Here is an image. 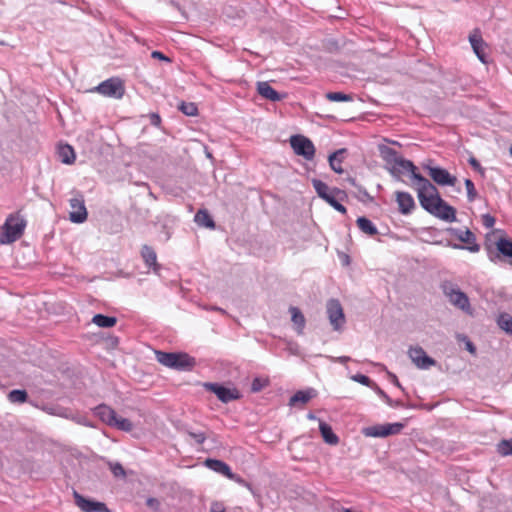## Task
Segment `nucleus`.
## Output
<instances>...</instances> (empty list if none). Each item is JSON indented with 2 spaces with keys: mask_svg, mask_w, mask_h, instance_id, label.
<instances>
[{
  "mask_svg": "<svg viewBox=\"0 0 512 512\" xmlns=\"http://www.w3.org/2000/svg\"><path fill=\"white\" fill-rule=\"evenodd\" d=\"M291 314V320L293 323V326L298 334H302L303 330L305 328V317L302 314V312L297 307H291L289 309Z\"/></svg>",
  "mask_w": 512,
  "mask_h": 512,
  "instance_id": "obj_25",
  "label": "nucleus"
},
{
  "mask_svg": "<svg viewBox=\"0 0 512 512\" xmlns=\"http://www.w3.org/2000/svg\"><path fill=\"white\" fill-rule=\"evenodd\" d=\"M469 163L470 165L475 169V170H478V171H482V168L479 164V162L475 159V158H471L469 160Z\"/></svg>",
  "mask_w": 512,
  "mask_h": 512,
  "instance_id": "obj_50",
  "label": "nucleus"
},
{
  "mask_svg": "<svg viewBox=\"0 0 512 512\" xmlns=\"http://www.w3.org/2000/svg\"><path fill=\"white\" fill-rule=\"evenodd\" d=\"M257 92L264 99L277 102L286 97V94L278 93L268 82L261 81L257 83Z\"/></svg>",
  "mask_w": 512,
  "mask_h": 512,
  "instance_id": "obj_18",
  "label": "nucleus"
},
{
  "mask_svg": "<svg viewBox=\"0 0 512 512\" xmlns=\"http://www.w3.org/2000/svg\"><path fill=\"white\" fill-rule=\"evenodd\" d=\"M348 198L347 193L339 188H333L331 194L324 199L329 205H331L335 210L342 214H346V208L341 204V202L346 201Z\"/></svg>",
  "mask_w": 512,
  "mask_h": 512,
  "instance_id": "obj_16",
  "label": "nucleus"
},
{
  "mask_svg": "<svg viewBox=\"0 0 512 512\" xmlns=\"http://www.w3.org/2000/svg\"><path fill=\"white\" fill-rule=\"evenodd\" d=\"M497 250L504 256L512 259V241L505 237H500L496 242Z\"/></svg>",
  "mask_w": 512,
  "mask_h": 512,
  "instance_id": "obj_30",
  "label": "nucleus"
},
{
  "mask_svg": "<svg viewBox=\"0 0 512 512\" xmlns=\"http://www.w3.org/2000/svg\"><path fill=\"white\" fill-rule=\"evenodd\" d=\"M429 213L447 222H453L456 220L455 209L448 205L442 198L439 204H436L431 210H429Z\"/></svg>",
  "mask_w": 512,
  "mask_h": 512,
  "instance_id": "obj_15",
  "label": "nucleus"
},
{
  "mask_svg": "<svg viewBox=\"0 0 512 512\" xmlns=\"http://www.w3.org/2000/svg\"><path fill=\"white\" fill-rule=\"evenodd\" d=\"M326 98L332 102H348L353 100L352 95L342 92H329L326 94Z\"/></svg>",
  "mask_w": 512,
  "mask_h": 512,
  "instance_id": "obj_36",
  "label": "nucleus"
},
{
  "mask_svg": "<svg viewBox=\"0 0 512 512\" xmlns=\"http://www.w3.org/2000/svg\"><path fill=\"white\" fill-rule=\"evenodd\" d=\"M74 499L76 505L84 512H109L104 503L85 498L77 492H74Z\"/></svg>",
  "mask_w": 512,
  "mask_h": 512,
  "instance_id": "obj_13",
  "label": "nucleus"
},
{
  "mask_svg": "<svg viewBox=\"0 0 512 512\" xmlns=\"http://www.w3.org/2000/svg\"><path fill=\"white\" fill-rule=\"evenodd\" d=\"M509 263H510V265H512V259L510 260V262H509Z\"/></svg>",
  "mask_w": 512,
  "mask_h": 512,
  "instance_id": "obj_57",
  "label": "nucleus"
},
{
  "mask_svg": "<svg viewBox=\"0 0 512 512\" xmlns=\"http://www.w3.org/2000/svg\"><path fill=\"white\" fill-rule=\"evenodd\" d=\"M467 348H468V350H469L470 352H473V351H474V348H473V346H472V344H471V343H468V344H467Z\"/></svg>",
  "mask_w": 512,
  "mask_h": 512,
  "instance_id": "obj_55",
  "label": "nucleus"
},
{
  "mask_svg": "<svg viewBox=\"0 0 512 512\" xmlns=\"http://www.w3.org/2000/svg\"><path fill=\"white\" fill-rule=\"evenodd\" d=\"M497 451L503 456L512 455V438L499 442L497 445Z\"/></svg>",
  "mask_w": 512,
  "mask_h": 512,
  "instance_id": "obj_37",
  "label": "nucleus"
},
{
  "mask_svg": "<svg viewBox=\"0 0 512 512\" xmlns=\"http://www.w3.org/2000/svg\"><path fill=\"white\" fill-rule=\"evenodd\" d=\"M443 293L449 303L468 315L473 314L468 296L460 288L452 283H445L442 286Z\"/></svg>",
  "mask_w": 512,
  "mask_h": 512,
  "instance_id": "obj_3",
  "label": "nucleus"
},
{
  "mask_svg": "<svg viewBox=\"0 0 512 512\" xmlns=\"http://www.w3.org/2000/svg\"><path fill=\"white\" fill-rule=\"evenodd\" d=\"M179 108L187 116H195L198 112L194 103H182Z\"/></svg>",
  "mask_w": 512,
  "mask_h": 512,
  "instance_id": "obj_39",
  "label": "nucleus"
},
{
  "mask_svg": "<svg viewBox=\"0 0 512 512\" xmlns=\"http://www.w3.org/2000/svg\"><path fill=\"white\" fill-rule=\"evenodd\" d=\"M111 427H115V428H117L119 430H122V431H125V432H129V431H131L133 429V424L131 423L130 420H128L126 418H123L121 416H118L116 414Z\"/></svg>",
  "mask_w": 512,
  "mask_h": 512,
  "instance_id": "obj_33",
  "label": "nucleus"
},
{
  "mask_svg": "<svg viewBox=\"0 0 512 512\" xmlns=\"http://www.w3.org/2000/svg\"><path fill=\"white\" fill-rule=\"evenodd\" d=\"M25 227L26 222L21 216L18 214L10 215L1 227L0 243L10 244L15 242L21 237Z\"/></svg>",
  "mask_w": 512,
  "mask_h": 512,
  "instance_id": "obj_2",
  "label": "nucleus"
},
{
  "mask_svg": "<svg viewBox=\"0 0 512 512\" xmlns=\"http://www.w3.org/2000/svg\"><path fill=\"white\" fill-rule=\"evenodd\" d=\"M110 469L116 477L125 475L124 469L119 463L110 464Z\"/></svg>",
  "mask_w": 512,
  "mask_h": 512,
  "instance_id": "obj_43",
  "label": "nucleus"
},
{
  "mask_svg": "<svg viewBox=\"0 0 512 512\" xmlns=\"http://www.w3.org/2000/svg\"><path fill=\"white\" fill-rule=\"evenodd\" d=\"M141 255L145 261V263L148 265V266H155L156 267V253L155 251L149 247V246H144L142 248V251H141Z\"/></svg>",
  "mask_w": 512,
  "mask_h": 512,
  "instance_id": "obj_34",
  "label": "nucleus"
},
{
  "mask_svg": "<svg viewBox=\"0 0 512 512\" xmlns=\"http://www.w3.org/2000/svg\"><path fill=\"white\" fill-rule=\"evenodd\" d=\"M92 322L99 327L110 328L116 324L117 320L115 317L97 314L93 317Z\"/></svg>",
  "mask_w": 512,
  "mask_h": 512,
  "instance_id": "obj_32",
  "label": "nucleus"
},
{
  "mask_svg": "<svg viewBox=\"0 0 512 512\" xmlns=\"http://www.w3.org/2000/svg\"><path fill=\"white\" fill-rule=\"evenodd\" d=\"M157 360L162 365L176 370H190L195 365V360L186 353L157 352Z\"/></svg>",
  "mask_w": 512,
  "mask_h": 512,
  "instance_id": "obj_4",
  "label": "nucleus"
},
{
  "mask_svg": "<svg viewBox=\"0 0 512 512\" xmlns=\"http://www.w3.org/2000/svg\"><path fill=\"white\" fill-rule=\"evenodd\" d=\"M312 184L317 195L323 200L327 198V196L331 194L333 191V188H330L326 183H324L321 180L313 179Z\"/></svg>",
  "mask_w": 512,
  "mask_h": 512,
  "instance_id": "obj_31",
  "label": "nucleus"
},
{
  "mask_svg": "<svg viewBox=\"0 0 512 512\" xmlns=\"http://www.w3.org/2000/svg\"><path fill=\"white\" fill-rule=\"evenodd\" d=\"M211 512H225V507L220 502H213L210 508Z\"/></svg>",
  "mask_w": 512,
  "mask_h": 512,
  "instance_id": "obj_47",
  "label": "nucleus"
},
{
  "mask_svg": "<svg viewBox=\"0 0 512 512\" xmlns=\"http://www.w3.org/2000/svg\"><path fill=\"white\" fill-rule=\"evenodd\" d=\"M232 476L233 477H228V479L233 480V481L237 482L238 484L243 485V486H245L247 488H250V484L247 483L242 477L236 475L233 472H232Z\"/></svg>",
  "mask_w": 512,
  "mask_h": 512,
  "instance_id": "obj_45",
  "label": "nucleus"
},
{
  "mask_svg": "<svg viewBox=\"0 0 512 512\" xmlns=\"http://www.w3.org/2000/svg\"><path fill=\"white\" fill-rule=\"evenodd\" d=\"M467 249L470 251V252H478L479 251V245L477 244H472L470 246L467 247Z\"/></svg>",
  "mask_w": 512,
  "mask_h": 512,
  "instance_id": "obj_52",
  "label": "nucleus"
},
{
  "mask_svg": "<svg viewBox=\"0 0 512 512\" xmlns=\"http://www.w3.org/2000/svg\"><path fill=\"white\" fill-rule=\"evenodd\" d=\"M328 359L330 361L339 362V363H346V362L350 361V357H348V356H340V357L328 356Z\"/></svg>",
  "mask_w": 512,
  "mask_h": 512,
  "instance_id": "obj_49",
  "label": "nucleus"
},
{
  "mask_svg": "<svg viewBox=\"0 0 512 512\" xmlns=\"http://www.w3.org/2000/svg\"><path fill=\"white\" fill-rule=\"evenodd\" d=\"M329 322L335 331H341L346 323L343 308L336 299H330L326 304Z\"/></svg>",
  "mask_w": 512,
  "mask_h": 512,
  "instance_id": "obj_7",
  "label": "nucleus"
},
{
  "mask_svg": "<svg viewBox=\"0 0 512 512\" xmlns=\"http://www.w3.org/2000/svg\"><path fill=\"white\" fill-rule=\"evenodd\" d=\"M461 241L471 244L474 240V235L470 231H466L462 236H460Z\"/></svg>",
  "mask_w": 512,
  "mask_h": 512,
  "instance_id": "obj_46",
  "label": "nucleus"
},
{
  "mask_svg": "<svg viewBox=\"0 0 512 512\" xmlns=\"http://www.w3.org/2000/svg\"><path fill=\"white\" fill-rule=\"evenodd\" d=\"M315 396L316 391L314 389L298 391L291 397L290 405H296L297 403L305 404Z\"/></svg>",
  "mask_w": 512,
  "mask_h": 512,
  "instance_id": "obj_27",
  "label": "nucleus"
},
{
  "mask_svg": "<svg viewBox=\"0 0 512 512\" xmlns=\"http://www.w3.org/2000/svg\"><path fill=\"white\" fill-rule=\"evenodd\" d=\"M482 222L485 227L491 228L495 224V219L489 214H485L482 216Z\"/></svg>",
  "mask_w": 512,
  "mask_h": 512,
  "instance_id": "obj_44",
  "label": "nucleus"
},
{
  "mask_svg": "<svg viewBox=\"0 0 512 512\" xmlns=\"http://www.w3.org/2000/svg\"><path fill=\"white\" fill-rule=\"evenodd\" d=\"M205 387L224 403L236 400L240 397V393L236 388H228L215 383L205 384Z\"/></svg>",
  "mask_w": 512,
  "mask_h": 512,
  "instance_id": "obj_11",
  "label": "nucleus"
},
{
  "mask_svg": "<svg viewBox=\"0 0 512 512\" xmlns=\"http://www.w3.org/2000/svg\"><path fill=\"white\" fill-rule=\"evenodd\" d=\"M266 385H267V381L266 380H262L260 378H256L252 382V390L254 392L260 391Z\"/></svg>",
  "mask_w": 512,
  "mask_h": 512,
  "instance_id": "obj_42",
  "label": "nucleus"
},
{
  "mask_svg": "<svg viewBox=\"0 0 512 512\" xmlns=\"http://www.w3.org/2000/svg\"><path fill=\"white\" fill-rule=\"evenodd\" d=\"M357 226L363 233L367 235L373 236L378 233L376 226L365 217H359L357 219Z\"/></svg>",
  "mask_w": 512,
  "mask_h": 512,
  "instance_id": "obj_29",
  "label": "nucleus"
},
{
  "mask_svg": "<svg viewBox=\"0 0 512 512\" xmlns=\"http://www.w3.org/2000/svg\"><path fill=\"white\" fill-rule=\"evenodd\" d=\"M390 172L395 176H401L405 174H411V178L414 181V174L416 173V167L415 165L409 161L404 159L402 156L401 158L390 168Z\"/></svg>",
  "mask_w": 512,
  "mask_h": 512,
  "instance_id": "obj_17",
  "label": "nucleus"
},
{
  "mask_svg": "<svg viewBox=\"0 0 512 512\" xmlns=\"http://www.w3.org/2000/svg\"><path fill=\"white\" fill-rule=\"evenodd\" d=\"M408 356L419 369H429L436 365V361L419 346L410 347Z\"/></svg>",
  "mask_w": 512,
  "mask_h": 512,
  "instance_id": "obj_10",
  "label": "nucleus"
},
{
  "mask_svg": "<svg viewBox=\"0 0 512 512\" xmlns=\"http://www.w3.org/2000/svg\"><path fill=\"white\" fill-rule=\"evenodd\" d=\"M396 202L399 207V211L402 214H410L415 208V201L412 195L408 192L397 191L395 193Z\"/></svg>",
  "mask_w": 512,
  "mask_h": 512,
  "instance_id": "obj_19",
  "label": "nucleus"
},
{
  "mask_svg": "<svg viewBox=\"0 0 512 512\" xmlns=\"http://www.w3.org/2000/svg\"><path fill=\"white\" fill-rule=\"evenodd\" d=\"M57 153L62 163L67 165H71L74 163L76 155L72 146L68 144L59 145Z\"/></svg>",
  "mask_w": 512,
  "mask_h": 512,
  "instance_id": "obj_23",
  "label": "nucleus"
},
{
  "mask_svg": "<svg viewBox=\"0 0 512 512\" xmlns=\"http://www.w3.org/2000/svg\"><path fill=\"white\" fill-rule=\"evenodd\" d=\"M510 151H511V154H512V147H511V150H510Z\"/></svg>",
  "mask_w": 512,
  "mask_h": 512,
  "instance_id": "obj_58",
  "label": "nucleus"
},
{
  "mask_svg": "<svg viewBox=\"0 0 512 512\" xmlns=\"http://www.w3.org/2000/svg\"><path fill=\"white\" fill-rule=\"evenodd\" d=\"M345 153V149H339L329 156L330 167L333 171H335L338 174H342L344 172L342 168V162L344 160Z\"/></svg>",
  "mask_w": 512,
  "mask_h": 512,
  "instance_id": "obj_24",
  "label": "nucleus"
},
{
  "mask_svg": "<svg viewBox=\"0 0 512 512\" xmlns=\"http://www.w3.org/2000/svg\"><path fill=\"white\" fill-rule=\"evenodd\" d=\"M94 91L105 97L121 99L125 93V85L120 78L112 77L101 82Z\"/></svg>",
  "mask_w": 512,
  "mask_h": 512,
  "instance_id": "obj_5",
  "label": "nucleus"
},
{
  "mask_svg": "<svg viewBox=\"0 0 512 512\" xmlns=\"http://www.w3.org/2000/svg\"><path fill=\"white\" fill-rule=\"evenodd\" d=\"M465 186L467 190V197L470 202H473L477 198V191L474 183L470 179L465 180Z\"/></svg>",
  "mask_w": 512,
  "mask_h": 512,
  "instance_id": "obj_40",
  "label": "nucleus"
},
{
  "mask_svg": "<svg viewBox=\"0 0 512 512\" xmlns=\"http://www.w3.org/2000/svg\"><path fill=\"white\" fill-rule=\"evenodd\" d=\"M469 42L478 59L486 64L488 62V44L483 40L479 30H474L469 35Z\"/></svg>",
  "mask_w": 512,
  "mask_h": 512,
  "instance_id": "obj_9",
  "label": "nucleus"
},
{
  "mask_svg": "<svg viewBox=\"0 0 512 512\" xmlns=\"http://www.w3.org/2000/svg\"><path fill=\"white\" fill-rule=\"evenodd\" d=\"M8 398L12 403H23L26 401L27 393L23 390H12Z\"/></svg>",
  "mask_w": 512,
  "mask_h": 512,
  "instance_id": "obj_38",
  "label": "nucleus"
},
{
  "mask_svg": "<svg viewBox=\"0 0 512 512\" xmlns=\"http://www.w3.org/2000/svg\"><path fill=\"white\" fill-rule=\"evenodd\" d=\"M152 57H153V58H158V59H166V58L164 57V55H163L161 52H158V51H154V52L152 53Z\"/></svg>",
  "mask_w": 512,
  "mask_h": 512,
  "instance_id": "obj_53",
  "label": "nucleus"
},
{
  "mask_svg": "<svg viewBox=\"0 0 512 512\" xmlns=\"http://www.w3.org/2000/svg\"><path fill=\"white\" fill-rule=\"evenodd\" d=\"M94 414L101 419L102 422L111 426L114 418L116 416V412L107 405H99L95 408Z\"/></svg>",
  "mask_w": 512,
  "mask_h": 512,
  "instance_id": "obj_22",
  "label": "nucleus"
},
{
  "mask_svg": "<svg viewBox=\"0 0 512 512\" xmlns=\"http://www.w3.org/2000/svg\"><path fill=\"white\" fill-rule=\"evenodd\" d=\"M194 221L199 225L206 228L213 229L215 227V223L210 217L209 213L206 210H199L195 217Z\"/></svg>",
  "mask_w": 512,
  "mask_h": 512,
  "instance_id": "obj_28",
  "label": "nucleus"
},
{
  "mask_svg": "<svg viewBox=\"0 0 512 512\" xmlns=\"http://www.w3.org/2000/svg\"><path fill=\"white\" fill-rule=\"evenodd\" d=\"M389 376H390V378H391V381H392L395 385L400 386L399 381H398L397 377H396L394 374L389 373Z\"/></svg>",
  "mask_w": 512,
  "mask_h": 512,
  "instance_id": "obj_54",
  "label": "nucleus"
},
{
  "mask_svg": "<svg viewBox=\"0 0 512 512\" xmlns=\"http://www.w3.org/2000/svg\"><path fill=\"white\" fill-rule=\"evenodd\" d=\"M379 152L381 158L385 161L389 170L401 158V156L393 148L387 145H380Z\"/></svg>",
  "mask_w": 512,
  "mask_h": 512,
  "instance_id": "obj_20",
  "label": "nucleus"
},
{
  "mask_svg": "<svg viewBox=\"0 0 512 512\" xmlns=\"http://www.w3.org/2000/svg\"><path fill=\"white\" fill-rule=\"evenodd\" d=\"M190 436L196 441L198 444H202L206 437L203 433H190Z\"/></svg>",
  "mask_w": 512,
  "mask_h": 512,
  "instance_id": "obj_48",
  "label": "nucleus"
},
{
  "mask_svg": "<svg viewBox=\"0 0 512 512\" xmlns=\"http://www.w3.org/2000/svg\"><path fill=\"white\" fill-rule=\"evenodd\" d=\"M429 176L441 186H454L457 182V178L451 175L446 169L440 167H427Z\"/></svg>",
  "mask_w": 512,
  "mask_h": 512,
  "instance_id": "obj_12",
  "label": "nucleus"
},
{
  "mask_svg": "<svg viewBox=\"0 0 512 512\" xmlns=\"http://www.w3.org/2000/svg\"><path fill=\"white\" fill-rule=\"evenodd\" d=\"M308 418H309V419H315V416H314L313 414H309V415H308Z\"/></svg>",
  "mask_w": 512,
  "mask_h": 512,
  "instance_id": "obj_56",
  "label": "nucleus"
},
{
  "mask_svg": "<svg viewBox=\"0 0 512 512\" xmlns=\"http://www.w3.org/2000/svg\"><path fill=\"white\" fill-rule=\"evenodd\" d=\"M69 218L74 223H83L87 219V210L82 197H74L70 199Z\"/></svg>",
  "mask_w": 512,
  "mask_h": 512,
  "instance_id": "obj_14",
  "label": "nucleus"
},
{
  "mask_svg": "<svg viewBox=\"0 0 512 512\" xmlns=\"http://www.w3.org/2000/svg\"><path fill=\"white\" fill-rule=\"evenodd\" d=\"M205 466L219 474L224 475L227 478L233 477L231 468L221 460L207 459L205 461Z\"/></svg>",
  "mask_w": 512,
  "mask_h": 512,
  "instance_id": "obj_21",
  "label": "nucleus"
},
{
  "mask_svg": "<svg viewBox=\"0 0 512 512\" xmlns=\"http://www.w3.org/2000/svg\"><path fill=\"white\" fill-rule=\"evenodd\" d=\"M412 186L417 191L421 206L429 212L436 204L440 203L441 197L437 188L420 174H414Z\"/></svg>",
  "mask_w": 512,
  "mask_h": 512,
  "instance_id": "obj_1",
  "label": "nucleus"
},
{
  "mask_svg": "<svg viewBox=\"0 0 512 512\" xmlns=\"http://www.w3.org/2000/svg\"><path fill=\"white\" fill-rule=\"evenodd\" d=\"M498 325L505 332L512 334V316L509 314H501L498 318Z\"/></svg>",
  "mask_w": 512,
  "mask_h": 512,
  "instance_id": "obj_35",
  "label": "nucleus"
},
{
  "mask_svg": "<svg viewBox=\"0 0 512 512\" xmlns=\"http://www.w3.org/2000/svg\"><path fill=\"white\" fill-rule=\"evenodd\" d=\"M319 430L324 441L330 445H337L339 442L338 436L333 432L331 426L325 422L320 421Z\"/></svg>",
  "mask_w": 512,
  "mask_h": 512,
  "instance_id": "obj_26",
  "label": "nucleus"
},
{
  "mask_svg": "<svg viewBox=\"0 0 512 512\" xmlns=\"http://www.w3.org/2000/svg\"><path fill=\"white\" fill-rule=\"evenodd\" d=\"M404 428L402 423H385L368 426L362 429V434L366 437L384 438L399 434Z\"/></svg>",
  "mask_w": 512,
  "mask_h": 512,
  "instance_id": "obj_6",
  "label": "nucleus"
},
{
  "mask_svg": "<svg viewBox=\"0 0 512 512\" xmlns=\"http://www.w3.org/2000/svg\"><path fill=\"white\" fill-rule=\"evenodd\" d=\"M290 145L295 154L312 160L315 155V146L310 139L303 135H294L290 138Z\"/></svg>",
  "mask_w": 512,
  "mask_h": 512,
  "instance_id": "obj_8",
  "label": "nucleus"
},
{
  "mask_svg": "<svg viewBox=\"0 0 512 512\" xmlns=\"http://www.w3.org/2000/svg\"><path fill=\"white\" fill-rule=\"evenodd\" d=\"M150 118H151V123H152L153 125L158 126V125L160 124L161 119H160V116H159V115H157V114H152Z\"/></svg>",
  "mask_w": 512,
  "mask_h": 512,
  "instance_id": "obj_51",
  "label": "nucleus"
},
{
  "mask_svg": "<svg viewBox=\"0 0 512 512\" xmlns=\"http://www.w3.org/2000/svg\"><path fill=\"white\" fill-rule=\"evenodd\" d=\"M350 378H351V380H353L355 382H358V383H360L362 385H365V386H368V387L372 386V381L370 380L369 377H367L365 375L355 374V375H352Z\"/></svg>",
  "mask_w": 512,
  "mask_h": 512,
  "instance_id": "obj_41",
  "label": "nucleus"
}]
</instances>
